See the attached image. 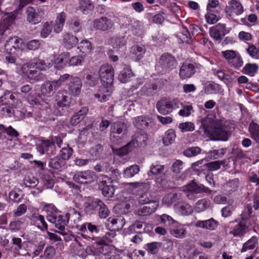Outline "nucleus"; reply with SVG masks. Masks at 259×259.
Wrapping results in <instances>:
<instances>
[{
    "instance_id": "obj_1",
    "label": "nucleus",
    "mask_w": 259,
    "mask_h": 259,
    "mask_svg": "<svg viewBox=\"0 0 259 259\" xmlns=\"http://www.w3.org/2000/svg\"><path fill=\"white\" fill-rule=\"evenodd\" d=\"M202 125L205 132L209 134L214 140L227 141L229 138V132L219 120L204 118L202 120Z\"/></svg>"
},
{
    "instance_id": "obj_2",
    "label": "nucleus",
    "mask_w": 259,
    "mask_h": 259,
    "mask_svg": "<svg viewBox=\"0 0 259 259\" xmlns=\"http://www.w3.org/2000/svg\"><path fill=\"white\" fill-rule=\"evenodd\" d=\"M48 66L42 60L35 58L23 64L21 70L29 79L39 80L42 79L39 71L46 70Z\"/></svg>"
},
{
    "instance_id": "obj_3",
    "label": "nucleus",
    "mask_w": 259,
    "mask_h": 259,
    "mask_svg": "<svg viewBox=\"0 0 259 259\" xmlns=\"http://www.w3.org/2000/svg\"><path fill=\"white\" fill-rule=\"evenodd\" d=\"M0 110L1 114L6 117L15 116L19 119L24 117L26 110L23 106L21 100H17L15 104L3 105Z\"/></svg>"
},
{
    "instance_id": "obj_4",
    "label": "nucleus",
    "mask_w": 259,
    "mask_h": 259,
    "mask_svg": "<svg viewBox=\"0 0 259 259\" xmlns=\"http://www.w3.org/2000/svg\"><path fill=\"white\" fill-rule=\"evenodd\" d=\"M251 213V207L247 206L245 208L241 215V220L235 225L233 229L229 232L230 234L234 237H241L247 231L249 223L247 220L249 219Z\"/></svg>"
},
{
    "instance_id": "obj_5",
    "label": "nucleus",
    "mask_w": 259,
    "mask_h": 259,
    "mask_svg": "<svg viewBox=\"0 0 259 259\" xmlns=\"http://www.w3.org/2000/svg\"><path fill=\"white\" fill-rule=\"evenodd\" d=\"M176 66L177 62L174 57L169 54L165 53L160 56L156 68L163 74L176 68Z\"/></svg>"
},
{
    "instance_id": "obj_6",
    "label": "nucleus",
    "mask_w": 259,
    "mask_h": 259,
    "mask_svg": "<svg viewBox=\"0 0 259 259\" xmlns=\"http://www.w3.org/2000/svg\"><path fill=\"white\" fill-rule=\"evenodd\" d=\"M183 191L187 192V197L189 199H194V194L205 192L207 194H210L211 190H209L203 185L197 184L196 182L192 181L191 183L183 187Z\"/></svg>"
},
{
    "instance_id": "obj_7",
    "label": "nucleus",
    "mask_w": 259,
    "mask_h": 259,
    "mask_svg": "<svg viewBox=\"0 0 259 259\" xmlns=\"http://www.w3.org/2000/svg\"><path fill=\"white\" fill-rule=\"evenodd\" d=\"M73 180L81 184H91L96 181L95 173L91 170H87L76 172L73 177Z\"/></svg>"
},
{
    "instance_id": "obj_8",
    "label": "nucleus",
    "mask_w": 259,
    "mask_h": 259,
    "mask_svg": "<svg viewBox=\"0 0 259 259\" xmlns=\"http://www.w3.org/2000/svg\"><path fill=\"white\" fill-rule=\"evenodd\" d=\"M47 218L49 222L54 224L55 227L60 230V231H55V232H57L63 236L67 234L66 233L64 232L66 225V217L62 215H57L56 214H49Z\"/></svg>"
},
{
    "instance_id": "obj_9",
    "label": "nucleus",
    "mask_w": 259,
    "mask_h": 259,
    "mask_svg": "<svg viewBox=\"0 0 259 259\" xmlns=\"http://www.w3.org/2000/svg\"><path fill=\"white\" fill-rule=\"evenodd\" d=\"M94 29L102 31H108L113 29L114 27V23L111 19L102 16L94 20L93 23Z\"/></svg>"
},
{
    "instance_id": "obj_10",
    "label": "nucleus",
    "mask_w": 259,
    "mask_h": 259,
    "mask_svg": "<svg viewBox=\"0 0 259 259\" xmlns=\"http://www.w3.org/2000/svg\"><path fill=\"white\" fill-rule=\"evenodd\" d=\"M46 245V241L35 239L28 242V253L32 258L38 256Z\"/></svg>"
},
{
    "instance_id": "obj_11",
    "label": "nucleus",
    "mask_w": 259,
    "mask_h": 259,
    "mask_svg": "<svg viewBox=\"0 0 259 259\" xmlns=\"http://www.w3.org/2000/svg\"><path fill=\"white\" fill-rule=\"evenodd\" d=\"M144 205L140 206L136 211V214L139 216L145 217L154 213L159 206L157 201H152Z\"/></svg>"
},
{
    "instance_id": "obj_12",
    "label": "nucleus",
    "mask_w": 259,
    "mask_h": 259,
    "mask_svg": "<svg viewBox=\"0 0 259 259\" xmlns=\"http://www.w3.org/2000/svg\"><path fill=\"white\" fill-rule=\"evenodd\" d=\"M114 73V71L112 66L107 63L102 65L99 71V75L101 81H113Z\"/></svg>"
},
{
    "instance_id": "obj_13",
    "label": "nucleus",
    "mask_w": 259,
    "mask_h": 259,
    "mask_svg": "<svg viewBox=\"0 0 259 259\" xmlns=\"http://www.w3.org/2000/svg\"><path fill=\"white\" fill-rule=\"evenodd\" d=\"M103 94L101 95L99 94L94 95V96L98 99L100 102H105L109 100L111 93L113 92V82H104L103 87L100 90Z\"/></svg>"
},
{
    "instance_id": "obj_14",
    "label": "nucleus",
    "mask_w": 259,
    "mask_h": 259,
    "mask_svg": "<svg viewBox=\"0 0 259 259\" xmlns=\"http://www.w3.org/2000/svg\"><path fill=\"white\" fill-rule=\"evenodd\" d=\"M18 13V10H15L10 13L5 15L3 22L0 23V35H3L8 27L12 24L16 18Z\"/></svg>"
},
{
    "instance_id": "obj_15",
    "label": "nucleus",
    "mask_w": 259,
    "mask_h": 259,
    "mask_svg": "<svg viewBox=\"0 0 259 259\" xmlns=\"http://www.w3.org/2000/svg\"><path fill=\"white\" fill-rule=\"evenodd\" d=\"M21 44V39L17 36H14L6 41L5 49L9 54H16L19 51Z\"/></svg>"
},
{
    "instance_id": "obj_16",
    "label": "nucleus",
    "mask_w": 259,
    "mask_h": 259,
    "mask_svg": "<svg viewBox=\"0 0 259 259\" xmlns=\"http://www.w3.org/2000/svg\"><path fill=\"white\" fill-rule=\"evenodd\" d=\"M146 52V48L141 44L133 46L130 50V57L135 61H139L143 58Z\"/></svg>"
},
{
    "instance_id": "obj_17",
    "label": "nucleus",
    "mask_w": 259,
    "mask_h": 259,
    "mask_svg": "<svg viewBox=\"0 0 259 259\" xmlns=\"http://www.w3.org/2000/svg\"><path fill=\"white\" fill-rule=\"evenodd\" d=\"M57 105L61 108L69 107L71 103V98L66 91H59L55 96Z\"/></svg>"
},
{
    "instance_id": "obj_18",
    "label": "nucleus",
    "mask_w": 259,
    "mask_h": 259,
    "mask_svg": "<svg viewBox=\"0 0 259 259\" xmlns=\"http://www.w3.org/2000/svg\"><path fill=\"white\" fill-rule=\"evenodd\" d=\"M66 13L61 12L57 14L53 26L54 32L56 33L61 32L64 27L66 19Z\"/></svg>"
},
{
    "instance_id": "obj_19",
    "label": "nucleus",
    "mask_w": 259,
    "mask_h": 259,
    "mask_svg": "<svg viewBox=\"0 0 259 259\" xmlns=\"http://www.w3.org/2000/svg\"><path fill=\"white\" fill-rule=\"evenodd\" d=\"M39 10L37 11L33 8L29 7L26 10L27 20L31 24L39 23L41 20V16L39 14Z\"/></svg>"
},
{
    "instance_id": "obj_20",
    "label": "nucleus",
    "mask_w": 259,
    "mask_h": 259,
    "mask_svg": "<svg viewBox=\"0 0 259 259\" xmlns=\"http://www.w3.org/2000/svg\"><path fill=\"white\" fill-rule=\"evenodd\" d=\"M156 108L158 112L163 115H167L172 112V106L170 100L161 99L156 104Z\"/></svg>"
},
{
    "instance_id": "obj_21",
    "label": "nucleus",
    "mask_w": 259,
    "mask_h": 259,
    "mask_svg": "<svg viewBox=\"0 0 259 259\" xmlns=\"http://www.w3.org/2000/svg\"><path fill=\"white\" fill-rule=\"evenodd\" d=\"M195 73V68L193 64L184 63L181 66L179 74L182 79H187L192 76Z\"/></svg>"
},
{
    "instance_id": "obj_22",
    "label": "nucleus",
    "mask_w": 259,
    "mask_h": 259,
    "mask_svg": "<svg viewBox=\"0 0 259 259\" xmlns=\"http://www.w3.org/2000/svg\"><path fill=\"white\" fill-rule=\"evenodd\" d=\"M174 226H171L170 229V234L176 238H183L186 236L187 231L184 226L178 223L176 221Z\"/></svg>"
},
{
    "instance_id": "obj_23",
    "label": "nucleus",
    "mask_w": 259,
    "mask_h": 259,
    "mask_svg": "<svg viewBox=\"0 0 259 259\" xmlns=\"http://www.w3.org/2000/svg\"><path fill=\"white\" fill-rule=\"evenodd\" d=\"M218 226V222L212 218L205 221H198L195 223V226L197 228L210 230H215Z\"/></svg>"
},
{
    "instance_id": "obj_24",
    "label": "nucleus",
    "mask_w": 259,
    "mask_h": 259,
    "mask_svg": "<svg viewBox=\"0 0 259 259\" xmlns=\"http://www.w3.org/2000/svg\"><path fill=\"white\" fill-rule=\"evenodd\" d=\"M17 100H20L16 98L15 94L6 90L4 95L0 97V104L1 105H8L15 104Z\"/></svg>"
},
{
    "instance_id": "obj_25",
    "label": "nucleus",
    "mask_w": 259,
    "mask_h": 259,
    "mask_svg": "<svg viewBox=\"0 0 259 259\" xmlns=\"http://www.w3.org/2000/svg\"><path fill=\"white\" fill-rule=\"evenodd\" d=\"M66 217L67 221L70 222L72 227H79L78 223L81 220V216L78 211L74 209H70Z\"/></svg>"
},
{
    "instance_id": "obj_26",
    "label": "nucleus",
    "mask_w": 259,
    "mask_h": 259,
    "mask_svg": "<svg viewBox=\"0 0 259 259\" xmlns=\"http://www.w3.org/2000/svg\"><path fill=\"white\" fill-rule=\"evenodd\" d=\"M176 209L183 215H188L192 213V207L185 202H178L175 205Z\"/></svg>"
},
{
    "instance_id": "obj_27",
    "label": "nucleus",
    "mask_w": 259,
    "mask_h": 259,
    "mask_svg": "<svg viewBox=\"0 0 259 259\" xmlns=\"http://www.w3.org/2000/svg\"><path fill=\"white\" fill-rule=\"evenodd\" d=\"M63 37V44L67 49L74 47L78 42L77 37L68 32L64 33Z\"/></svg>"
},
{
    "instance_id": "obj_28",
    "label": "nucleus",
    "mask_w": 259,
    "mask_h": 259,
    "mask_svg": "<svg viewBox=\"0 0 259 259\" xmlns=\"http://www.w3.org/2000/svg\"><path fill=\"white\" fill-rule=\"evenodd\" d=\"M58 86V82H46L41 87V92L45 96H50Z\"/></svg>"
},
{
    "instance_id": "obj_29",
    "label": "nucleus",
    "mask_w": 259,
    "mask_h": 259,
    "mask_svg": "<svg viewBox=\"0 0 259 259\" xmlns=\"http://www.w3.org/2000/svg\"><path fill=\"white\" fill-rule=\"evenodd\" d=\"M70 54L68 52H64L57 56L54 62L55 67L58 69L63 68L68 61Z\"/></svg>"
},
{
    "instance_id": "obj_30",
    "label": "nucleus",
    "mask_w": 259,
    "mask_h": 259,
    "mask_svg": "<svg viewBox=\"0 0 259 259\" xmlns=\"http://www.w3.org/2000/svg\"><path fill=\"white\" fill-rule=\"evenodd\" d=\"M230 10L233 14L240 15L244 12V9L241 3L238 0H231L229 2Z\"/></svg>"
},
{
    "instance_id": "obj_31",
    "label": "nucleus",
    "mask_w": 259,
    "mask_h": 259,
    "mask_svg": "<svg viewBox=\"0 0 259 259\" xmlns=\"http://www.w3.org/2000/svg\"><path fill=\"white\" fill-rule=\"evenodd\" d=\"M88 112V109L87 107H82L71 118L70 124L72 125H76L78 124L84 118Z\"/></svg>"
},
{
    "instance_id": "obj_32",
    "label": "nucleus",
    "mask_w": 259,
    "mask_h": 259,
    "mask_svg": "<svg viewBox=\"0 0 259 259\" xmlns=\"http://www.w3.org/2000/svg\"><path fill=\"white\" fill-rule=\"evenodd\" d=\"M99 187L102 194L107 197H111L114 193V188L112 185H108L106 180H102L99 182Z\"/></svg>"
},
{
    "instance_id": "obj_33",
    "label": "nucleus",
    "mask_w": 259,
    "mask_h": 259,
    "mask_svg": "<svg viewBox=\"0 0 259 259\" xmlns=\"http://www.w3.org/2000/svg\"><path fill=\"white\" fill-rule=\"evenodd\" d=\"M125 129V125L121 122H114L111 127V132L112 134L111 135V140L114 142V138L115 137L114 134H120Z\"/></svg>"
},
{
    "instance_id": "obj_34",
    "label": "nucleus",
    "mask_w": 259,
    "mask_h": 259,
    "mask_svg": "<svg viewBox=\"0 0 259 259\" xmlns=\"http://www.w3.org/2000/svg\"><path fill=\"white\" fill-rule=\"evenodd\" d=\"M138 140L131 141L127 144L117 150V155L119 156H124L126 155L128 152L131 151L134 147L138 146Z\"/></svg>"
},
{
    "instance_id": "obj_35",
    "label": "nucleus",
    "mask_w": 259,
    "mask_h": 259,
    "mask_svg": "<svg viewBox=\"0 0 259 259\" xmlns=\"http://www.w3.org/2000/svg\"><path fill=\"white\" fill-rule=\"evenodd\" d=\"M54 147V141L53 140V138L46 140H42L39 148V152L41 154H44L49 151L50 149Z\"/></svg>"
},
{
    "instance_id": "obj_36",
    "label": "nucleus",
    "mask_w": 259,
    "mask_h": 259,
    "mask_svg": "<svg viewBox=\"0 0 259 259\" xmlns=\"http://www.w3.org/2000/svg\"><path fill=\"white\" fill-rule=\"evenodd\" d=\"M176 137L175 131L172 129L168 130L163 137V143L165 146L172 144Z\"/></svg>"
},
{
    "instance_id": "obj_37",
    "label": "nucleus",
    "mask_w": 259,
    "mask_h": 259,
    "mask_svg": "<svg viewBox=\"0 0 259 259\" xmlns=\"http://www.w3.org/2000/svg\"><path fill=\"white\" fill-rule=\"evenodd\" d=\"M135 126L139 129L146 128L149 126V119L145 116H138L133 121Z\"/></svg>"
},
{
    "instance_id": "obj_38",
    "label": "nucleus",
    "mask_w": 259,
    "mask_h": 259,
    "mask_svg": "<svg viewBox=\"0 0 259 259\" xmlns=\"http://www.w3.org/2000/svg\"><path fill=\"white\" fill-rule=\"evenodd\" d=\"M157 220L160 224H163L165 226L171 227L176 223V221L171 216L166 214L157 215Z\"/></svg>"
},
{
    "instance_id": "obj_39",
    "label": "nucleus",
    "mask_w": 259,
    "mask_h": 259,
    "mask_svg": "<svg viewBox=\"0 0 259 259\" xmlns=\"http://www.w3.org/2000/svg\"><path fill=\"white\" fill-rule=\"evenodd\" d=\"M134 74L132 72L131 67L126 66L123 68L119 75V79L121 81H127L133 79Z\"/></svg>"
},
{
    "instance_id": "obj_40",
    "label": "nucleus",
    "mask_w": 259,
    "mask_h": 259,
    "mask_svg": "<svg viewBox=\"0 0 259 259\" xmlns=\"http://www.w3.org/2000/svg\"><path fill=\"white\" fill-rule=\"evenodd\" d=\"M164 170V166L159 163H152L150 167L148 175L158 176L163 173Z\"/></svg>"
},
{
    "instance_id": "obj_41",
    "label": "nucleus",
    "mask_w": 259,
    "mask_h": 259,
    "mask_svg": "<svg viewBox=\"0 0 259 259\" xmlns=\"http://www.w3.org/2000/svg\"><path fill=\"white\" fill-rule=\"evenodd\" d=\"M228 64L230 67L235 69H239L241 67L243 64V61L240 54L237 52Z\"/></svg>"
},
{
    "instance_id": "obj_42",
    "label": "nucleus",
    "mask_w": 259,
    "mask_h": 259,
    "mask_svg": "<svg viewBox=\"0 0 259 259\" xmlns=\"http://www.w3.org/2000/svg\"><path fill=\"white\" fill-rule=\"evenodd\" d=\"M24 228V222L22 219L11 222L9 225V229L12 232H17Z\"/></svg>"
},
{
    "instance_id": "obj_43",
    "label": "nucleus",
    "mask_w": 259,
    "mask_h": 259,
    "mask_svg": "<svg viewBox=\"0 0 259 259\" xmlns=\"http://www.w3.org/2000/svg\"><path fill=\"white\" fill-rule=\"evenodd\" d=\"M53 26V22H46L42 24L40 30V36L42 38H47L52 32Z\"/></svg>"
},
{
    "instance_id": "obj_44",
    "label": "nucleus",
    "mask_w": 259,
    "mask_h": 259,
    "mask_svg": "<svg viewBox=\"0 0 259 259\" xmlns=\"http://www.w3.org/2000/svg\"><path fill=\"white\" fill-rule=\"evenodd\" d=\"M161 242H153L147 243L145 248L148 252L153 254H156L161 247Z\"/></svg>"
},
{
    "instance_id": "obj_45",
    "label": "nucleus",
    "mask_w": 259,
    "mask_h": 259,
    "mask_svg": "<svg viewBox=\"0 0 259 259\" xmlns=\"http://www.w3.org/2000/svg\"><path fill=\"white\" fill-rule=\"evenodd\" d=\"M249 131L251 135V137L259 143V125L256 123L251 122L249 124Z\"/></svg>"
},
{
    "instance_id": "obj_46",
    "label": "nucleus",
    "mask_w": 259,
    "mask_h": 259,
    "mask_svg": "<svg viewBox=\"0 0 259 259\" xmlns=\"http://www.w3.org/2000/svg\"><path fill=\"white\" fill-rule=\"evenodd\" d=\"M80 52L83 54H89L91 52L92 47L91 43L88 40H83L80 42L78 46Z\"/></svg>"
},
{
    "instance_id": "obj_47",
    "label": "nucleus",
    "mask_w": 259,
    "mask_h": 259,
    "mask_svg": "<svg viewBox=\"0 0 259 259\" xmlns=\"http://www.w3.org/2000/svg\"><path fill=\"white\" fill-rule=\"evenodd\" d=\"M114 49H119L124 47L126 45V41L124 37H113L109 41Z\"/></svg>"
},
{
    "instance_id": "obj_48",
    "label": "nucleus",
    "mask_w": 259,
    "mask_h": 259,
    "mask_svg": "<svg viewBox=\"0 0 259 259\" xmlns=\"http://www.w3.org/2000/svg\"><path fill=\"white\" fill-rule=\"evenodd\" d=\"M140 171L139 166L133 165L126 168L123 171V176L126 178H132L137 174Z\"/></svg>"
},
{
    "instance_id": "obj_49",
    "label": "nucleus",
    "mask_w": 259,
    "mask_h": 259,
    "mask_svg": "<svg viewBox=\"0 0 259 259\" xmlns=\"http://www.w3.org/2000/svg\"><path fill=\"white\" fill-rule=\"evenodd\" d=\"M258 66L256 64H246L242 69V72L250 76H253L258 70Z\"/></svg>"
},
{
    "instance_id": "obj_50",
    "label": "nucleus",
    "mask_w": 259,
    "mask_h": 259,
    "mask_svg": "<svg viewBox=\"0 0 259 259\" xmlns=\"http://www.w3.org/2000/svg\"><path fill=\"white\" fill-rule=\"evenodd\" d=\"M258 243L257 238L255 236L252 237L243 245L241 251H245L247 250L253 249Z\"/></svg>"
},
{
    "instance_id": "obj_51",
    "label": "nucleus",
    "mask_w": 259,
    "mask_h": 259,
    "mask_svg": "<svg viewBox=\"0 0 259 259\" xmlns=\"http://www.w3.org/2000/svg\"><path fill=\"white\" fill-rule=\"evenodd\" d=\"M210 201L207 199H203L199 200L195 205V209L197 212H201L207 208H208L210 206Z\"/></svg>"
},
{
    "instance_id": "obj_52",
    "label": "nucleus",
    "mask_w": 259,
    "mask_h": 259,
    "mask_svg": "<svg viewBox=\"0 0 259 259\" xmlns=\"http://www.w3.org/2000/svg\"><path fill=\"white\" fill-rule=\"evenodd\" d=\"M56 253L55 248L53 246L50 245L45 248L43 254L40 257L44 259H53Z\"/></svg>"
},
{
    "instance_id": "obj_53",
    "label": "nucleus",
    "mask_w": 259,
    "mask_h": 259,
    "mask_svg": "<svg viewBox=\"0 0 259 259\" xmlns=\"http://www.w3.org/2000/svg\"><path fill=\"white\" fill-rule=\"evenodd\" d=\"M220 86L215 82H209L208 84L205 85V92L206 93L216 94L220 90Z\"/></svg>"
},
{
    "instance_id": "obj_54",
    "label": "nucleus",
    "mask_w": 259,
    "mask_h": 259,
    "mask_svg": "<svg viewBox=\"0 0 259 259\" xmlns=\"http://www.w3.org/2000/svg\"><path fill=\"white\" fill-rule=\"evenodd\" d=\"M99 202H101L100 200H89L88 202L84 204L85 210L87 212H91L95 209L98 208Z\"/></svg>"
},
{
    "instance_id": "obj_55",
    "label": "nucleus",
    "mask_w": 259,
    "mask_h": 259,
    "mask_svg": "<svg viewBox=\"0 0 259 259\" xmlns=\"http://www.w3.org/2000/svg\"><path fill=\"white\" fill-rule=\"evenodd\" d=\"M181 194L169 193L165 195L162 198V202L163 204L169 205L179 198Z\"/></svg>"
},
{
    "instance_id": "obj_56",
    "label": "nucleus",
    "mask_w": 259,
    "mask_h": 259,
    "mask_svg": "<svg viewBox=\"0 0 259 259\" xmlns=\"http://www.w3.org/2000/svg\"><path fill=\"white\" fill-rule=\"evenodd\" d=\"M79 8L81 11L85 13L86 11H92L94 5L91 0H81L79 3Z\"/></svg>"
},
{
    "instance_id": "obj_57",
    "label": "nucleus",
    "mask_w": 259,
    "mask_h": 259,
    "mask_svg": "<svg viewBox=\"0 0 259 259\" xmlns=\"http://www.w3.org/2000/svg\"><path fill=\"white\" fill-rule=\"evenodd\" d=\"M81 82H69L68 84L69 91L74 95H77L81 87Z\"/></svg>"
},
{
    "instance_id": "obj_58",
    "label": "nucleus",
    "mask_w": 259,
    "mask_h": 259,
    "mask_svg": "<svg viewBox=\"0 0 259 259\" xmlns=\"http://www.w3.org/2000/svg\"><path fill=\"white\" fill-rule=\"evenodd\" d=\"M35 221L37 222V227L41 231H46L48 229V225L45 221V218L40 214H37L34 217Z\"/></svg>"
},
{
    "instance_id": "obj_59",
    "label": "nucleus",
    "mask_w": 259,
    "mask_h": 259,
    "mask_svg": "<svg viewBox=\"0 0 259 259\" xmlns=\"http://www.w3.org/2000/svg\"><path fill=\"white\" fill-rule=\"evenodd\" d=\"M225 162V160L215 161L205 163L204 166L206 167L209 170L214 171L219 169L221 165L224 164Z\"/></svg>"
},
{
    "instance_id": "obj_60",
    "label": "nucleus",
    "mask_w": 259,
    "mask_h": 259,
    "mask_svg": "<svg viewBox=\"0 0 259 259\" xmlns=\"http://www.w3.org/2000/svg\"><path fill=\"white\" fill-rule=\"evenodd\" d=\"M201 152V149L198 147H192L184 151V154L187 157H193L197 155Z\"/></svg>"
},
{
    "instance_id": "obj_61",
    "label": "nucleus",
    "mask_w": 259,
    "mask_h": 259,
    "mask_svg": "<svg viewBox=\"0 0 259 259\" xmlns=\"http://www.w3.org/2000/svg\"><path fill=\"white\" fill-rule=\"evenodd\" d=\"M99 215L101 218H106L109 213V210L106 205L102 201L99 202Z\"/></svg>"
},
{
    "instance_id": "obj_62",
    "label": "nucleus",
    "mask_w": 259,
    "mask_h": 259,
    "mask_svg": "<svg viewBox=\"0 0 259 259\" xmlns=\"http://www.w3.org/2000/svg\"><path fill=\"white\" fill-rule=\"evenodd\" d=\"M103 150V147L100 144H97L93 146L90 150V155L95 158L99 157Z\"/></svg>"
},
{
    "instance_id": "obj_63",
    "label": "nucleus",
    "mask_w": 259,
    "mask_h": 259,
    "mask_svg": "<svg viewBox=\"0 0 259 259\" xmlns=\"http://www.w3.org/2000/svg\"><path fill=\"white\" fill-rule=\"evenodd\" d=\"M73 150L68 146L63 148L60 153V156L63 160H68L72 155Z\"/></svg>"
},
{
    "instance_id": "obj_64",
    "label": "nucleus",
    "mask_w": 259,
    "mask_h": 259,
    "mask_svg": "<svg viewBox=\"0 0 259 259\" xmlns=\"http://www.w3.org/2000/svg\"><path fill=\"white\" fill-rule=\"evenodd\" d=\"M62 165L63 161L57 156L52 158L49 164L50 167L57 169L61 168Z\"/></svg>"
}]
</instances>
